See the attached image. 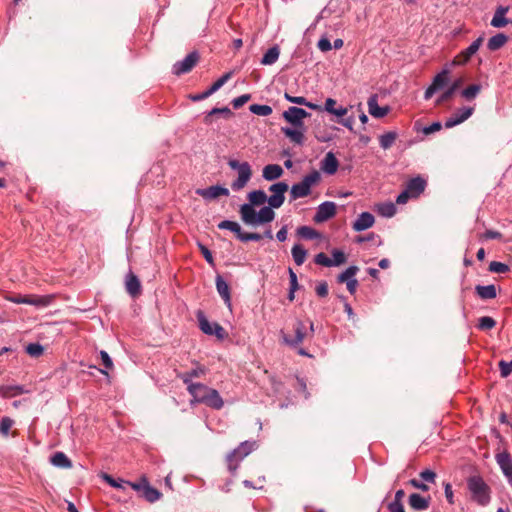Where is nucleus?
<instances>
[{"mask_svg": "<svg viewBox=\"0 0 512 512\" xmlns=\"http://www.w3.org/2000/svg\"><path fill=\"white\" fill-rule=\"evenodd\" d=\"M474 112L473 107H462L446 119L444 127L450 129L466 121Z\"/></svg>", "mask_w": 512, "mask_h": 512, "instance_id": "13", "label": "nucleus"}, {"mask_svg": "<svg viewBox=\"0 0 512 512\" xmlns=\"http://www.w3.org/2000/svg\"><path fill=\"white\" fill-rule=\"evenodd\" d=\"M378 212L384 217H392L396 214V207L393 203H383L378 206Z\"/></svg>", "mask_w": 512, "mask_h": 512, "instance_id": "48", "label": "nucleus"}, {"mask_svg": "<svg viewBox=\"0 0 512 512\" xmlns=\"http://www.w3.org/2000/svg\"><path fill=\"white\" fill-rule=\"evenodd\" d=\"M420 477L426 482L433 483L435 481L436 474L432 470L427 469L420 473Z\"/></svg>", "mask_w": 512, "mask_h": 512, "instance_id": "64", "label": "nucleus"}, {"mask_svg": "<svg viewBox=\"0 0 512 512\" xmlns=\"http://www.w3.org/2000/svg\"><path fill=\"white\" fill-rule=\"evenodd\" d=\"M297 233L306 239H314L318 237V233L315 229L309 227V226H301L298 228Z\"/></svg>", "mask_w": 512, "mask_h": 512, "instance_id": "51", "label": "nucleus"}, {"mask_svg": "<svg viewBox=\"0 0 512 512\" xmlns=\"http://www.w3.org/2000/svg\"><path fill=\"white\" fill-rule=\"evenodd\" d=\"M14 425V420L10 417H3L0 421V434L3 436H8L9 431Z\"/></svg>", "mask_w": 512, "mask_h": 512, "instance_id": "53", "label": "nucleus"}, {"mask_svg": "<svg viewBox=\"0 0 512 512\" xmlns=\"http://www.w3.org/2000/svg\"><path fill=\"white\" fill-rule=\"evenodd\" d=\"M358 270L359 269H358L357 266H350V267H348L345 271H343L338 276V282L339 283H346L350 279H355L354 276L357 274Z\"/></svg>", "mask_w": 512, "mask_h": 512, "instance_id": "47", "label": "nucleus"}, {"mask_svg": "<svg viewBox=\"0 0 512 512\" xmlns=\"http://www.w3.org/2000/svg\"><path fill=\"white\" fill-rule=\"evenodd\" d=\"M292 257L296 265L300 266L305 262L307 251L300 244H295L291 250Z\"/></svg>", "mask_w": 512, "mask_h": 512, "instance_id": "39", "label": "nucleus"}, {"mask_svg": "<svg viewBox=\"0 0 512 512\" xmlns=\"http://www.w3.org/2000/svg\"><path fill=\"white\" fill-rule=\"evenodd\" d=\"M196 193L206 200H213L220 196H228L229 190L223 186L214 185L204 189H198Z\"/></svg>", "mask_w": 512, "mask_h": 512, "instance_id": "17", "label": "nucleus"}, {"mask_svg": "<svg viewBox=\"0 0 512 512\" xmlns=\"http://www.w3.org/2000/svg\"><path fill=\"white\" fill-rule=\"evenodd\" d=\"M204 374L205 368L203 366H197L196 368L191 369L190 371L180 374L179 377L187 385V387H189V385L195 384L194 382H192L193 378H199Z\"/></svg>", "mask_w": 512, "mask_h": 512, "instance_id": "33", "label": "nucleus"}, {"mask_svg": "<svg viewBox=\"0 0 512 512\" xmlns=\"http://www.w3.org/2000/svg\"><path fill=\"white\" fill-rule=\"evenodd\" d=\"M441 128L442 124L440 122H433L431 125L424 127L423 133L429 135L439 131Z\"/></svg>", "mask_w": 512, "mask_h": 512, "instance_id": "63", "label": "nucleus"}, {"mask_svg": "<svg viewBox=\"0 0 512 512\" xmlns=\"http://www.w3.org/2000/svg\"><path fill=\"white\" fill-rule=\"evenodd\" d=\"M496 462L506 478L512 475V458L508 452L498 453Z\"/></svg>", "mask_w": 512, "mask_h": 512, "instance_id": "24", "label": "nucleus"}, {"mask_svg": "<svg viewBox=\"0 0 512 512\" xmlns=\"http://www.w3.org/2000/svg\"><path fill=\"white\" fill-rule=\"evenodd\" d=\"M232 76V72H227L216 80L208 89L211 95L218 91Z\"/></svg>", "mask_w": 512, "mask_h": 512, "instance_id": "49", "label": "nucleus"}, {"mask_svg": "<svg viewBox=\"0 0 512 512\" xmlns=\"http://www.w3.org/2000/svg\"><path fill=\"white\" fill-rule=\"evenodd\" d=\"M50 462L53 466L58 467V468H71L72 467L71 460L63 452L54 453L50 458Z\"/></svg>", "mask_w": 512, "mask_h": 512, "instance_id": "34", "label": "nucleus"}, {"mask_svg": "<svg viewBox=\"0 0 512 512\" xmlns=\"http://www.w3.org/2000/svg\"><path fill=\"white\" fill-rule=\"evenodd\" d=\"M449 74L450 71L445 68L433 78L431 85L426 89L424 93L425 100H429L430 98H432L436 91L442 89L448 84Z\"/></svg>", "mask_w": 512, "mask_h": 512, "instance_id": "11", "label": "nucleus"}, {"mask_svg": "<svg viewBox=\"0 0 512 512\" xmlns=\"http://www.w3.org/2000/svg\"><path fill=\"white\" fill-rule=\"evenodd\" d=\"M314 332L313 322H294L292 328L281 331L283 342L289 346H296Z\"/></svg>", "mask_w": 512, "mask_h": 512, "instance_id": "1", "label": "nucleus"}, {"mask_svg": "<svg viewBox=\"0 0 512 512\" xmlns=\"http://www.w3.org/2000/svg\"><path fill=\"white\" fill-rule=\"evenodd\" d=\"M489 271L492 273L503 274L509 271V266L502 262L492 261L489 264Z\"/></svg>", "mask_w": 512, "mask_h": 512, "instance_id": "52", "label": "nucleus"}, {"mask_svg": "<svg viewBox=\"0 0 512 512\" xmlns=\"http://www.w3.org/2000/svg\"><path fill=\"white\" fill-rule=\"evenodd\" d=\"M332 256H333V259H332L333 266H340L343 263H345V261H346L345 254L341 250L334 249L332 251Z\"/></svg>", "mask_w": 512, "mask_h": 512, "instance_id": "58", "label": "nucleus"}, {"mask_svg": "<svg viewBox=\"0 0 512 512\" xmlns=\"http://www.w3.org/2000/svg\"><path fill=\"white\" fill-rule=\"evenodd\" d=\"M251 98L250 94H243L239 97H236L232 100V105L234 109L241 108L244 104H246Z\"/></svg>", "mask_w": 512, "mask_h": 512, "instance_id": "60", "label": "nucleus"}, {"mask_svg": "<svg viewBox=\"0 0 512 512\" xmlns=\"http://www.w3.org/2000/svg\"><path fill=\"white\" fill-rule=\"evenodd\" d=\"M198 246H199L200 251H201L202 255L204 256L205 260L209 264L213 265L214 260H213V256H212L211 251L205 245H203L201 243H199Z\"/></svg>", "mask_w": 512, "mask_h": 512, "instance_id": "61", "label": "nucleus"}, {"mask_svg": "<svg viewBox=\"0 0 512 512\" xmlns=\"http://www.w3.org/2000/svg\"><path fill=\"white\" fill-rule=\"evenodd\" d=\"M375 223V218L370 212H362L353 223V229L357 232L371 228Z\"/></svg>", "mask_w": 512, "mask_h": 512, "instance_id": "20", "label": "nucleus"}, {"mask_svg": "<svg viewBox=\"0 0 512 512\" xmlns=\"http://www.w3.org/2000/svg\"><path fill=\"white\" fill-rule=\"evenodd\" d=\"M199 328L203 333L214 335L218 340H223L228 336L218 322H199Z\"/></svg>", "mask_w": 512, "mask_h": 512, "instance_id": "16", "label": "nucleus"}, {"mask_svg": "<svg viewBox=\"0 0 512 512\" xmlns=\"http://www.w3.org/2000/svg\"><path fill=\"white\" fill-rule=\"evenodd\" d=\"M55 299V295H36V294H16L10 296L8 300L15 304H28L35 306L36 308H44L49 306Z\"/></svg>", "mask_w": 512, "mask_h": 512, "instance_id": "5", "label": "nucleus"}, {"mask_svg": "<svg viewBox=\"0 0 512 512\" xmlns=\"http://www.w3.org/2000/svg\"><path fill=\"white\" fill-rule=\"evenodd\" d=\"M314 262L318 265H322V266H325V267H332L333 266V263H332V259H330L325 253L321 252V253H318L315 258H314Z\"/></svg>", "mask_w": 512, "mask_h": 512, "instance_id": "57", "label": "nucleus"}, {"mask_svg": "<svg viewBox=\"0 0 512 512\" xmlns=\"http://www.w3.org/2000/svg\"><path fill=\"white\" fill-rule=\"evenodd\" d=\"M228 165L231 169L237 171V178L231 183L233 191H240L246 187L252 177L251 165L248 162H239L235 159H230Z\"/></svg>", "mask_w": 512, "mask_h": 512, "instance_id": "4", "label": "nucleus"}, {"mask_svg": "<svg viewBox=\"0 0 512 512\" xmlns=\"http://www.w3.org/2000/svg\"><path fill=\"white\" fill-rule=\"evenodd\" d=\"M462 79L455 80L446 91H444L436 100V105H441L442 103L450 100L454 95L455 91L461 86Z\"/></svg>", "mask_w": 512, "mask_h": 512, "instance_id": "35", "label": "nucleus"}, {"mask_svg": "<svg viewBox=\"0 0 512 512\" xmlns=\"http://www.w3.org/2000/svg\"><path fill=\"white\" fill-rule=\"evenodd\" d=\"M103 479L105 482H107L110 486L117 488V489H123V484L129 485V481H124L122 479H114L112 476L108 474L103 475Z\"/></svg>", "mask_w": 512, "mask_h": 512, "instance_id": "54", "label": "nucleus"}, {"mask_svg": "<svg viewBox=\"0 0 512 512\" xmlns=\"http://www.w3.org/2000/svg\"><path fill=\"white\" fill-rule=\"evenodd\" d=\"M248 200L250 205H262L266 201L268 202V198L263 190H254L248 194Z\"/></svg>", "mask_w": 512, "mask_h": 512, "instance_id": "40", "label": "nucleus"}, {"mask_svg": "<svg viewBox=\"0 0 512 512\" xmlns=\"http://www.w3.org/2000/svg\"><path fill=\"white\" fill-rule=\"evenodd\" d=\"M25 392L24 388L19 385H1L0 396L3 398L14 397Z\"/></svg>", "mask_w": 512, "mask_h": 512, "instance_id": "36", "label": "nucleus"}, {"mask_svg": "<svg viewBox=\"0 0 512 512\" xmlns=\"http://www.w3.org/2000/svg\"><path fill=\"white\" fill-rule=\"evenodd\" d=\"M280 55V50L278 46H273L267 50V52L263 55L261 59L262 65H272L274 64Z\"/></svg>", "mask_w": 512, "mask_h": 512, "instance_id": "37", "label": "nucleus"}, {"mask_svg": "<svg viewBox=\"0 0 512 512\" xmlns=\"http://www.w3.org/2000/svg\"><path fill=\"white\" fill-rule=\"evenodd\" d=\"M254 446L255 442L244 441L227 456L228 469L232 473H235L238 468L239 461L250 454L254 449Z\"/></svg>", "mask_w": 512, "mask_h": 512, "instance_id": "6", "label": "nucleus"}, {"mask_svg": "<svg viewBox=\"0 0 512 512\" xmlns=\"http://www.w3.org/2000/svg\"><path fill=\"white\" fill-rule=\"evenodd\" d=\"M467 487L471 498L477 504L486 506L490 502V487L480 476H471L467 480Z\"/></svg>", "mask_w": 512, "mask_h": 512, "instance_id": "2", "label": "nucleus"}, {"mask_svg": "<svg viewBox=\"0 0 512 512\" xmlns=\"http://www.w3.org/2000/svg\"><path fill=\"white\" fill-rule=\"evenodd\" d=\"M216 288H217L219 295L224 299V301L229 302V300H230L229 286L221 276L216 277Z\"/></svg>", "mask_w": 512, "mask_h": 512, "instance_id": "41", "label": "nucleus"}, {"mask_svg": "<svg viewBox=\"0 0 512 512\" xmlns=\"http://www.w3.org/2000/svg\"><path fill=\"white\" fill-rule=\"evenodd\" d=\"M241 219L245 224L256 226V211L250 204H243L240 207Z\"/></svg>", "mask_w": 512, "mask_h": 512, "instance_id": "28", "label": "nucleus"}, {"mask_svg": "<svg viewBox=\"0 0 512 512\" xmlns=\"http://www.w3.org/2000/svg\"><path fill=\"white\" fill-rule=\"evenodd\" d=\"M289 186L285 182H277L269 187L271 195L268 197V205L277 209L280 208L285 201V193L288 191Z\"/></svg>", "mask_w": 512, "mask_h": 512, "instance_id": "7", "label": "nucleus"}, {"mask_svg": "<svg viewBox=\"0 0 512 512\" xmlns=\"http://www.w3.org/2000/svg\"><path fill=\"white\" fill-rule=\"evenodd\" d=\"M508 42V36L498 33L492 36L487 42V49L491 52L501 49Z\"/></svg>", "mask_w": 512, "mask_h": 512, "instance_id": "31", "label": "nucleus"}, {"mask_svg": "<svg viewBox=\"0 0 512 512\" xmlns=\"http://www.w3.org/2000/svg\"><path fill=\"white\" fill-rule=\"evenodd\" d=\"M129 486L135 491L141 492L142 496L150 503L158 501L162 494L149 485L145 478L140 483H129Z\"/></svg>", "mask_w": 512, "mask_h": 512, "instance_id": "10", "label": "nucleus"}, {"mask_svg": "<svg viewBox=\"0 0 512 512\" xmlns=\"http://www.w3.org/2000/svg\"><path fill=\"white\" fill-rule=\"evenodd\" d=\"M282 116L292 126L302 127L304 126V119L309 117L310 114L302 108L291 106L283 112Z\"/></svg>", "mask_w": 512, "mask_h": 512, "instance_id": "9", "label": "nucleus"}, {"mask_svg": "<svg viewBox=\"0 0 512 512\" xmlns=\"http://www.w3.org/2000/svg\"><path fill=\"white\" fill-rule=\"evenodd\" d=\"M509 11V6H498L491 19L490 25L494 28H503L509 24L506 14Z\"/></svg>", "mask_w": 512, "mask_h": 512, "instance_id": "21", "label": "nucleus"}, {"mask_svg": "<svg viewBox=\"0 0 512 512\" xmlns=\"http://www.w3.org/2000/svg\"><path fill=\"white\" fill-rule=\"evenodd\" d=\"M282 133L290 139L291 142L302 145L305 140V127H282Z\"/></svg>", "mask_w": 512, "mask_h": 512, "instance_id": "19", "label": "nucleus"}, {"mask_svg": "<svg viewBox=\"0 0 512 512\" xmlns=\"http://www.w3.org/2000/svg\"><path fill=\"white\" fill-rule=\"evenodd\" d=\"M397 134L395 132H387L379 137L380 146L383 149H389L395 142Z\"/></svg>", "mask_w": 512, "mask_h": 512, "instance_id": "43", "label": "nucleus"}, {"mask_svg": "<svg viewBox=\"0 0 512 512\" xmlns=\"http://www.w3.org/2000/svg\"><path fill=\"white\" fill-rule=\"evenodd\" d=\"M500 375L503 378H507L512 372V360L507 362L504 360L499 361L498 363Z\"/></svg>", "mask_w": 512, "mask_h": 512, "instance_id": "56", "label": "nucleus"}, {"mask_svg": "<svg viewBox=\"0 0 512 512\" xmlns=\"http://www.w3.org/2000/svg\"><path fill=\"white\" fill-rule=\"evenodd\" d=\"M199 60V54L197 52L189 53L183 60L176 62L173 65V73L175 75H182L190 72Z\"/></svg>", "mask_w": 512, "mask_h": 512, "instance_id": "12", "label": "nucleus"}, {"mask_svg": "<svg viewBox=\"0 0 512 512\" xmlns=\"http://www.w3.org/2000/svg\"><path fill=\"white\" fill-rule=\"evenodd\" d=\"M484 41V36H479L474 40L466 49L457 54L452 60L453 66H463L467 64L471 57L479 50L480 46Z\"/></svg>", "mask_w": 512, "mask_h": 512, "instance_id": "8", "label": "nucleus"}, {"mask_svg": "<svg viewBox=\"0 0 512 512\" xmlns=\"http://www.w3.org/2000/svg\"><path fill=\"white\" fill-rule=\"evenodd\" d=\"M100 357L106 369H111L113 367L112 359L106 351H100Z\"/></svg>", "mask_w": 512, "mask_h": 512, "instance_id": "62", "label": "nucleus"}, {"mask_svg": "<svg viewBox=\"0 0 512 512\" xmlns=\"http://www.w3.org/2000/svg\"><path fill=\"white\" fill-rule=\"evenodd\" d=\"M25 351L29 356L38 358L44 353V347L39 343H29L25 347Z\"/></svg>", "mask_w": 512, "mask_h": 512, "instance_id": "45", "label": "nucleus"}, {"mask_svg": "<svg viewBox=\"0 0 512 512\" xmlns=\"http://www.w3.org/2000/svg\"><path fill=\"white\" fill-rule=\"evenodd\" d=\"M215 114H221L224 117L229 118L232 116V111L228 107L213 108L205 117V122L211 123V117Z\"/></svg>", "mask_w": 512, "mask_h": 512, "instance_id": "50", "label": "nucleus"}, {"mask_svg": "<svg viewBox=\"0 0 512 512\" xmlns=\"http://www.w3.org/2000/svg\"><path fill=\"white\" fill-rule=\"evenodd\" d=\"M273 209L274 208L269 205L262 207L259 212H256V225L272 222L275 218Z\"/></svg>", "mask_w": 512, "mask_h": 512, "instance_id": "30", "label": "nucleus"}, {"mask_svg": "<svg viewBox=\"0 0 512 512\" xmlns=\"http://www.w3.org/2000/svg\"><path fill=\"white\" fill-rule=\"evenodd\" d=\"M430 497H423L418 493L409 496V505L417 511L426 510L429 507Z\"/></svg>", "mask_w": 512, "mask_h": 512, "instance_id": "27", "label": "nucleus"}, {"mask_svg": "<svg viewBox=\"0 0 512 512\" xmlns=\"http://www.w3.org/2000/svg\"><path fill=\"white\" fill-rule=\"evenodd\" d=\"M284 98L289 101L290 103H293V104H298V105H303V106H306L310 109H313V110H316L319 108L318 105L316 104H313L309 101H307V99L303 96H292L290 95L289 93H285L284 94Z\"/></svg>", "mask_w": 512, "mask_h": 512, "instance_id": "38", "label": "nucleus"}, {"mask_svg": "<svg viewBox=\"0 0 512 512\" xmlns=\"http://www.w3.org/2000/svg\"><path fill=\"white\" fill-rule=\"evenodd\" d=\"M476 294L483 300L494 299L497 296V288L495 285H477L475 287Z\"/></svg>", "mask_w": 512, "mask_h": 512, "instance_id": "32", "label": "nucleus"}, {"mask_svg": "<svg viewBox=\"0 0 512 512\" xmlns=\"http://www.w3.org/2000/svg\"><path fill=\"white\" fill-rule=\"evenodd\" d=\"M284 174L283 168L278 164H268L262 170V177L266 181H274Z\"/></svg>", "mask_w": 512, "mask_h": 512, "instance_id": "25", "label": "nucleus"}, {"mask_svg": "<svg viewBox=\"0 0 512 512\" xmlns=\"http://www.w3.org/2000/svg\"><path fill=\"white\" fill-rule=\"evenodd\" d=\"M480 91H481L480 84H472L461 91V96L464 99L471 101L477 97V95L479 94Z\"/></svg>", "mask_w": 512, "mask_h": 512, "instance_id": "42", "label": "nucleus"}, {"mask_svg": "<svg viewBox=\"0 0 512 512\" xmlns=\"http://www.w3.org/2000/svg\"><path fill=\"white\" fill-rule=\"evenodd\" d=\"M218 228L219 229H225V230H230L231 232H234L237 236V238L239 237L242 229H241V226L239 225V223L235 222V221H230V220H224L222 222H220L218 224Z\"/></svg>", "mask_w": 512, "mask_h": 512, "instance_id": "44", "label": "nucleus"}, {"mask_svg": "<svg viewBox=\"0 0 512 512\" xmlns=\"http://www.w3.org/2000/svg\"><path fill=\"white\" fill-rule=\"evenodd\" d=\"M187 390L192 396V399L190 401L191 405H194L196 403L204 404L206 396H208L209 387L202 383L191 384L189 385V387H187Z\"/></svg>", "mask_w": 512, "mask_h": 512, "instance_id": "15", "label": "nucleus"}, {"mask_svg": "<svg viewBox=\"0 0 512 512\" xmlns=\"http://www.w3.org/2000/svg\"><path fill=\"white\" fill-rule=\"evenodd\" d=\"M204 404L219 410L224 406V401L217 390L209 387L208 396H206Z\"/></svg>", "mask_w": 512, "mask_h": 512, "instance_id": "26", "label": "nucleus"}, {"mask_svg": "<svg viewBox=\"0 0 512 512\" xmlns=\"http://www.w3.org/2000/svg\"><path fill=\"white\" fill-rule=\"evenodd\" d=\"M367 105L370 115L375 118H382L386 116L390 111L388 106L380 107L378 105V96L376 94L369 97Z\"/></svg>", "mask_w": 512, "mask_h": 512, "instance_id": "22", "label": "nucleus"}, {"mask_svg": "<svg viewBox=\"0 0 512 512\" xmlns=\"http://www.w3.org/2000/svg\"><path fill=\"white\" fill-rule=\"evenodd\" d=\"M238 239L242 242H248V241H259L262 239V235L258 233H246L241 231Z\"/></svg>", "mask_w": 512, "mask_h": 512, "instance_id": "59", "label": "nucleus"}, {"mask_svg": "<svg viewBox=\"0 0 512 512\" xmlns=\"http://www.w3.org/2000/svg\"><path fill=\"white\" fill-rule=\"evenodd\" d=\"M336 214V204L331 201L321 203L314 215V221L317 223L325 222L333 218Z\"/></svg>", "mask_w": 512, "mask_h": 512, "instance_id": "14", "label": "nucleus"}, {"mask_svg": "<svg viewBox=\"0 0 512 512\" xmlns=\"http://www.w3.org/2000/svg\"><path fill=\"white\" fill-rule=\"evenodd\" d=\"M339 167V161L333 152H328L320 162V169L327 175H334Z\"/></svg>", "mask_w": 512, "mask_h": 512, "instance_id": "18", "label": "nucleus"}, {"mask_svg": "<svg viewBox=\"0 0 512 512\" xmlns=\"http://www.w3.org/2000/svg\"><path fill=\"white\" fill-rule=\"evenodd\" d=\"M249 110L259 116H269L272 113V108L269 105L252 104Z\"/></svg>", "mask_w": 512, "mask_h": 512, "instance_id": "46", "label": "nucleus"}, {"mask_svg": "<svg viewBox=\"0 0 512 512\" xmlns=\"http://www.w3.org/2000/svg\"><path fill=\"white\" fill-rule=\"evenodd\" d=\"M426 187V181L421 177H415L410 179L405 187V190L413 197L417 198Z\"/></svg>", "mask_w": 512, "mask_h": 512, "instance_id": "23", "label": "nucleus"}, {"mask_svg": "<svg viewBox=\"0 0 512 512\" xmlns=\"http://www.w3.org/2000/svg\"><path fill=\"white\" fill-rule=\"evenodd\" d=\"M125 286H126L127 292L131 296L135 297L140 294L141 284H140L138 277L136 275H134L133 273H129L127 275L126 281H125Z\"/></svg>", "mask_w": 512, "mask_h": 512, "instance_id": "29", "label": "nucleus"}, {"mask_svg": "<svg viewBox=\"0 0 512 512\" xmlns=\"http://www.w3.org/2000/svg\"><path fill=\"white\" fill-rule=\"evenodd\" d=\"M289 278H290V291H289V299H294V292L298 289L297 275L296 273L289 268Z\"/></svg>", "mask_w": 512, "mask_h": 512, "instance_id": "55", "label": "nucleus"}, {"mask_svg": "<svg viewBox=\"0 0 512 512\" xmlns=\"http://www.w3.org/2000/svg\"><path fill=\"white\" fill-rule=\"evenodd\" d=\"M321 180V174L317 170H313L305 175L299 183L292 185L290 189V200L294 201L310 195L312 186L318 184Z\"/></svg>", "mask_w": 512, "mask_h": 512, "instance_id": "3", "label": "nucleus"}]
</instances>
